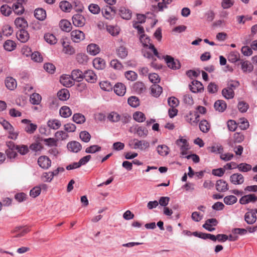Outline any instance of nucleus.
<instances>
[{
	"instance_id": "nucleus-1",
	"label": "nucleus",
	"mask_w": 257,
	"mask_h": 257,
	"mask_svg": "<svg viewBox=\"0 0 257 257\" xmlns=\"http://www.w3.org/2000/svg\"><path fill=\"white\" fill-rule=\"evenodd\" d=\"M140 40L141 43L143 45L144 48H147L148 47L149 49H150L153 51L154 55L155 56L159 58H160L159 55V53L156 48L155 47L154 45L150 43L151 40L149 37H148L145 34H142L140 36Z\"/></svg>"
},
{
	"instance_id": "nucleus-2",
	"label": "nucleus",
	"mask_w": 257,
	"mask_h": 257,
	"mask_svg": "<svg viewBox=\"0 0 257 257\" xmlns=\"http://www.w3.org/2000/svg\"><path fill=\"white\" fill-rule=\"evenodd\" d=\"M21 122L24 124L25 131L29 134H34L37 128V125L32 123L29 119H23Z\"/></svg>"
},
{
	"instance_id": "nucleus-3",
	"label": "nucleus",
	"mask_w": 257,
	"mask_h": 257,
	"mask_svg": "<svg viewBox=\"0 0 257 257\" xmlns=\"http://www.w3.org/2000/svg\"><path fill=\"white\" fill-rule=\"evenodd\" d=\"M199 115L198 112L190 111L188 114L186 116V121L192 125H196L199 121Z\"/></svg>"
},
{
	"instance_id": "nucleus-4",
	"label": "nucleus",
	"mask_w": 257,
	"mask_h": 257,
	"mask_svg": "<svg viewBox=\"0 0 257 257\" xmlns=\"http://www.w3.org/2000/svg\"><path fill=\"white\" fill-rule=\"evenodd\" d=\"M257 201V196L254 194H249L242 196L239 200V203L245 205L249 203H254Z\"/></svg>"
},
{
	"instance_id": "nucleus-5",
	"label": "nucleus",
	"mask_w": 257,
	"mask_h": 257,
	"mask_svg": "<svg viewBox=\"0 0 257 257\" xmlns=\"http://www.w3.org/2000/svg\"><path fill=\"white\" fill-rule=\"evenodd\" d=\"M165 61L168 66L172 69H179L181 66L180 62L170 56L167 55L165 57Z\"/></svg>"
},
{
	"instance_id": "nucleus-6",
	"label": "nucleus",
	"mask_w": 257,
	"mask_h": 257,
	"mask_svg": "<svg viewBox=\"0 0 257 257\" xmlns=\"http://www.w3.org/2000/svg\"><path fill=\"white\" fill-rule=\"evenodd\" d=\"M38 164L41 168L47 169L51 166V161L47 156H42L38 158Z\"/></svg>"
},
{
	"instance_id": "nucleus-7",
	"label": "nucleus",
	"mask_w": 257,
	"mask_h": 257,
	"mask_svg": "<svg viewBox=\"0 0 257 257\" xmlns=\"http://www.w3.org/2000/svg\"><path fill=\"white\" fill-rule=\"evenodd\" d=\"M70 34L72 40L75 43L80 42L85 38L84 34L80 30H73L71 32Z\"/></svg>"
},
{
	"instance_id": "nucleus-8",
	"label": "nucleus",
	"mask_w": 257,
	"mask_h": 257,
	"mask_svg": "<svg viewBox=\"0 0 257 257\" xmlns=\"http://www.w3.org/2000/svg\"><path fill=\"white\" fill-rule=\"evenodd\" d=\"M73 24L78 27H83L85 24V19L82 15L75 14L72 18Z\"/></svg>"
},
{
	"instance_id": "nucleus-9",
	"label": "nucleus",
	"mask_w": 257,
	"mask_h": 257,
	"mask_svg": "<svg viewBox=\"0 0 257 257\" xmlns=\"http://www.w3.org/2000/svg\"><path fill=\"white\" fill-rule=\"evenodd\" d=\"M229 180L234 185H240L244 182V177L241 174L234 173L230 176Z\"/></svg>"
},
{
	"instance_id": "nucleus-10",
	"label": "nucleus",
	"mask_w": 257,
	"mask_h": 257,
	"mask_svg": "<svg viewBox=\"0 0 257 257\" xmlns=\"http://www.w3.org/2000/svg\"><path fill=\"white\" fill-rule=\"evenodd\" d=\"M189 87L190 90L193 93L201 92L203 90L202 84L197 80H193L189 85Z\"/></svg>"
},
{
	"instance_id": "nucleus-11",
	"label": "nucleus",
	"mask_w": 257,
	"mask_h": 257,
	"mask_svg": "<svg viewBox=\"0 0 257 257\" xmlns=\"http://www.w3.org/2000/svg\"><path fill=\"white\" fill-rule=\"evenodd\" d=\"M17 39L22 43H25L29 39L30 36L25 29H20L17 33Z\"/></svg>"
},
{
	"instance_id": "nucleus-12",
	"label": "nucleus",
	"mask_w": 257,
	"mask_h": 257,
	"mask_svg": "<svg viewBox=\"0 0 257 257\" xmlns=\"http://www.w3.org/2000/svg\"><path fill=\"white\" fill-rule=\"evenodd\" d=\"M67 148L72 152L77 153L81 150L82 146L78 142L72 141L68 143Z\"/></svg>"
},
{
	"instance_id": "nucleus-13",
	"label": "nucleus",
	"mask_w": 257,
	"mask_h": 257,
	"mask_svg": "<svg viewBox=\"0 0 257 257\" xmlns=\"http://www.w3.org/2000/svg\"><path fill=\"white\" fill-rule=\"evenodd\" d=\"M83 78L88 82L94 83L96 81L97 76L92 70H89L83 73Z\"/></svg>"
},
{
	"instance_id": "nucleus-14",
	"label": "nucleus",
	"mask_w": 257,
	"mask_h": 257,
	"mask_svg": "<svg viewBox=\"0 0 257 257\" xmlns=\"http://www.w3.org/2000/svg\"><path fill=\"white\" fill-rule=\"evenodd\" d=\"M60 81L62 84L67 87H70L74 84V81L71 76L69 75L62 76L60 77Z\"/></svg>"
},
{
	"instance_id": "nucleus-15",
	"label": "nucleus",
	"mask_w": 257,
	"mask_h": 257,
	"mask_svg": "<svg viewBox=\"0 0 257 257\" xmlns=\"http://www.w3.org/2000/svg\"><path fill=\"white\" fill-rule=\"evenodd\" d=\"M114 91L119 96H123L126 92L125 85L121 83H116L113 87Z\"/></svg>"
},
{
	"instance_id": "nucleus-16",
	"label": "nucleus",
	"mask_w": 257,
	"mask_h": 257,
	"mask_svg": "<svg viewBox=\"0 0 257 257\" xmlns=\"http://www.w3.org/2000/svg\"><path fill=\"white\" fill-rule=\"evenodd\" d=\"M244 219L247 224H252L256 220L255 213L252 211L247 212L245 214Z\"/></svg>"
},
{
	"instance_id": "nucleus-17",
	"label": "nucleus",
	"mask_w": 257,
	"mask_h": 257,
	"mask_svg": "<svg viewBox=\"0 0 257 257\" xmlns=\"http://www.w3.org/2000/svg\"><path fill=\"white\" fill-rule=\"evenodd\" d=\"M14 23L16 27L20 29H25L28 26L27 21L22 17L17 18L15 20Z\"/></svg>"
},
{
	"instance_id": "nucleus-18",
	"label": "nucleus",
	"mask_w": 257,
	"mask_h": 257,
	"mask_svg": "<svg viewBox=\"0 0 257 257\" xmlns=\"http://www.w3.org/2000/svg\"><path fill=\"white\" fill-rule=\"evenodd\" d=\"M216 189L219 192H225L228 190V184L225 181L219 180L216 183Z\"/></svg>"
},
{
	"instance_id": "nucleus-19",
	"label": "nucleus",
	"mask_w": 257,
	"mask_h": 257,
	"mask_svg": "<svg viewBox=\"0 0 257 257\" xmlns=\"http://www.w3.org/2000/svg\"><path fill=\"white\" fill-rule=\"evenodd\" d=\"M151 94L156 97H159L162 93V87L157 84H153L150 88Z\"/></svg>"
},
{
	"instance_id": "nucleus-20",
	"label": "nucleus",
	"mask_w": 257,
	"mask_h": 257,
	"mask_svg": "<svg viewBox=\"0 0 257 257\" xmlns=\"http://www.w3.org/2000/svg\"><path fill=\"white\" fill-rule=\"evenodd\" d=\"M99 47L95 44H90L87 47V52L91 55L95 56L100 52Z\"/></svg>"
},
{
	"instance_id": "nucleus-21",
	"label": "nucleus",
	"mask_w": 257,
	"mask_h": 257,
	"mask_svg": "<svg viewBox=\"0 0 257 257\" xmlns=\"http://www.w3.org/2000/svg\"><path fill=\"white\" fill-rule=\"evenodd\" d=\"M93 64L94 67L98 69L101 70L105 68V61L100 58H95L93 61Z\"/></svg>"
},
{
	"instance_id": "nucleus-22",
	"label": "nucleus",
	"mask_w": 257,
	"mask_h": 257,
	"mask_svg": "<svg viewBox=\"0 0 257 257\" xmlns=\"http://www.w3.org/2000/svg\"><path fill=\"white\" fill-rule=\"evenodd\" d=\"M149 147V143L146 140H137L134 144L135 149H139L142 150L148 149Z\"/></svg>"
},
{
	"instance_id": "nucleus-23",
	"label": "nucleus",
	"mask_w": 257,
	"mask_h": 257,
	"mask_svg": "<svg viewBox=\"0 0 257 257\" xmlns=\"http://www.w3.org/2000/svg\"><path fill=\"white\" fill-rule=\"evenodd\" d=\"M5 85L10 90H14L17 87V82L15 79L11 77H7L5 80Z\"/></svg>"
},
{
	"instance_id": "nucleus-24",
	"label": "nucleus",
	"mask_w": 257,
	"mask_h": 257,
	"mask_svg": "<svg viewBox=\"0 0 257 257\" xmlns=\"http://www.w3.org/2000/svg\"><path fill=\"white\" fill-rule=\"evenodd\" d=\"M71 76L73 81L79 82L83 79V73L79 69H75L72 71Z\"/></svg>"
},
{
	"instance_id": "nucleus-25",
	"label": "nucleus",
	"mask_w": 257,
	"mask_h": 257,
	"mask_svg": "<svg viewBox=\"0 0 257 257\" xmlns=\"http://www.w3.org/2000/svg\"><path fill=\"white\" fill-rule=\"evenodd\" d=\"M34 16L37 19L43 21L46 18V12L44 9L38 8L35 10Z\"/></svg>"
},
{
	"instance_id": "nucleus-26",
	"label": "nucleus",
	"mask_w": 257,
	"mask_h": 257,
	"mask_svg": "<svg viewBox=\"0 0 257 257\" xmlns=\"http://www.w3.org/2000/svg\"><path fill=\"white\" fill-rule=\"evenodd\" d=\"M59 25L62 30L67 32H70L72 29L71 23L67 20H62Z\"/></svg>"
},
{
	"instance_id": "nucleus-27",
	"label": "nucleus",
	"mask_w": 257,
	"mask_h": 257,
	"mask_svg": "<svg viewBox=\"0 0 257 257\" xmlns=\"http://www.w3.org/2000/svg\"><path fill=\"white\" fill-rule=\"evenodd\" d=\"M30 230L28 227H23L22 226H17L14 229L13 232H20L19 233H18L16 236H15V237H19L24 236L25 234L29 232Z\"/></svg>"
},
{
	"instance_id": "nucleus-28",
	"label": "nucleus",
	"mask_w": 257,
	"mask_h": 257,
	"mask_svg": "<svg viewBox=\"0 0 257 257\" xmlns=\"http://www.w3.org/2000/svg\"><path fill=\"white\" fill-rule=\"evenodd\" d=\"M13 10L14 13L18 15H22L24 12V8L21 2H17L13 4Z\"/></svg>"
},
{
	"instance_id": "nucleus-29",
	"label": "nucleus",
	"mask_w": 257,
	"mask_h": 257,
	"mask_svg": "<svg viewBox=\"0 0 257 257\" xmlns=\"http://www.w3.org/2000/svg\"><path fill=\"white\" fill-rule=\"evenodd\" d=\"M133 89L138 93H143L146 90L145 84L142 82H136L133 85Z\"/></svg>"
},
{
	"instance_id": "nucleus-30",
	"label": "nucleus",
	"mask_w": 257,
	"mask_h": 257,
	"mask_svg": "<svg viewBox=\"0 0 257 257\" xmlns=\"http://www.w3.org/2000/svg\"><path fill=\"white\" fill-rule=\"evenodd\" d=\"M158 153L162 156H166L169 153L170 149L165 145H159L157 148Z\"/></svg>"
},
{
	"instance_id": "nucleus-31",
	"label": "nucleus",
	"mask_w": 257,
	"mask_h": 257,
	"mask_svg": "<svg viewBox=\"0 0 257 257\" xmlns=\"http://www.w3.org/2000/svg\"><path fill=\"white\" fill-rule=\"evenodd\" d=\"M116 52L117 56L121 59L125 58L128 54L127 49L122 46L118 47Z\"/></svg>"
},
{
	"instance_id": "nucleus-32",
	"label": "nucleus",
	"mask_w": 257,
	"mask_h": 257,
	"mask_svg": "<svg viewBox=\"0 0 257 257\" xmlns=\"http://www.w3.org/2000/svg\"><path fill=\"white\" fill-rule=\"evenodd\" d=\"M44 39L47 43L50 45L55 44L57 42L56 37L53 34L49 33L44 35Z\"/></svg>"
},
{
	"instance_id": "nucleus-33",
	"label": "nucleus",
	"mask_w": 257,
	"mask_h": 257,
	"mask_svg": "<svg viewBox=\"0 0 257 257\" xmlns=\"http://www.w3.org/2000/svg\"><path fill=\"white\" fill-rule=\"evenodd\" d=\"M214 107L216 110L223 112L226 108V103L223 100H218L215 102Z\"/></svg>"
},
{
	"instance_id": "nucleus-34",
	"label": "nucleus",
	"mask_w": 257,
	"mask_h": 257,
	"mask_svg": "<svg viewBox=\"0 0 257 257\" xmlns=\"http://www.w3.org/2000/svg\"><path fill=\"white\" fill-rule=\"evenodd\" d=\"M119 15L123 19L130 20L132 17V12L125 8H121L119 10Z\"/></svg>"
},
{
	"instance_id": "nucleus-35",
	"label": "nucleus",
	"mask_w": 257,
	"mask_h": 257,
	"mask_svg": "<svg viewBox=\"0 0 257 257\" xmlns=\"http://www.w3.org/2000/svg\"><path fill=\"white\" fill-rule=\"evenodd\" d=\"M60 114L61 116L67 118L72 114V111L70 108L67 106H62L59 110Z\"/></svg>"
},
{
	"instance_id": "nucleus-36",
	"label": "nucleus",
	"mask_w": 257,
	"mask_h": 257,
	"mask_svg": "<svg viewBox=\"0 0 257 257\" xmlns=\"http://www.w3.org/2000/svg\"><path fill=\"white\" fill-rule=\"evenodd\" d=\"M57 95L59 99L66 100L69 98L70 94L67 89H62L58 92Z\"/></svg>"
},
{
	"instance_id": "nucleus-37",
	"label": "nucleus",
	"mask_w": 257,
	"mask_h": 257,
	"mask_svg": "<svg viewBox=\"0 0 257 257\" xmlns=\"http://www.w3.org/2000/svg\"><path fill=\"white\" fill-rule=\"evenodd\" d=\"M41 96L38 93H34L30 96V100L33 104H39L41 101Z\"/></svg>"
},
{
	"instance_id": "nucleus-38",
	"label": "nucleus",
	"mask_w": 257,
	"mask_h": 257,
	"mask_svg": "<svg viewBox=\"0 0 257 257\" xmlns=\"http://www.w3.org/2000/svg\"><path fill=\"white\" fill-rule=\"evenodd\" d=\"M5 49L8 51H12L14 50L16 47V43L11 40H7L4 44Z\"/></svg>"
},
{
	"instance_id": "nucleus-39",
	"label": "nucleus",
	"mask_w": 257,
	"mask_h": 257,
	"mask_svg": "<svg viewBox=\"0 0 257 257\" xmlns=\"http://www.w3.org/2000/svg\"><path fill=\"white\" fill-rule=\"evenodd\" d=\"M133 116V118L138 122H142L146 120L145 114L141 111H136L134 112Z\"/></svg>"
},
{
	"instance_id": "nucleus-40",
	"label": "nucleus",
	"mask_w": 257,
	"mask_h": 257,
	"mask_svg": "<svg viewBox=\"0 0 257 257\" xmlns=\"http://www.w3.org/2000/svg\"><path fill=\"white\" fill-rule=\"evenodd\" d=\"M199 128L201 132L206 133L209 132L210 125L206 120H202L199 123Z\"/></svg>"
},
{
	"instance_id": "nucleus-41",
	"label": "nucleus",
	"mask_w": 257,
	"mask_h": 257,
	"mask_svg": "<svg viewBox=\"0 0 257 257\" xmlns=\"http://www.w3.org/2000/svg\"><path fill=\"white\" fill-rule=\"evenodd\" d=\"M59 7L65 12H70L72 9V5L67 1H62L60 3Z\"/></svg>"
},
{
	"instance_id": "nucleus-42",
	"label": "nucleus",
	"mask_w": 257,
	"mask_h": 257,
	"mask_svg": "<svg viewBox=\"0 0 257 257\" xmlns=\"http://www.w3.org/2000/svg\"><path fill=\"white\" fill-rule=\"evenodd\" d=\"M73 120L78 124L83 123L85 121V116L81 113H75L73 116Z\"/></svg>"
},
{
	"instance_id": "nucleus-43",
	"label": "nucleus",
	"mask_w": 257,
	"mask_h": 257,
	"mask_svg": "<svg viewBox=\"0 0 257 257\" xmlns=\"http://www.w3.org/2000/svg\"><path fill=\"white\" fill-rule=\"evenodd\" d=\"M223 96L226 99H231L234 97V92L233 89L225 88L222 91Z\"/></svg>"
},
{
	"instance_id": "nucleus-44",
	"label": "nucleus",
	"mask_w": 257,
	"mask_h": 257,
	"mask_svg": "<svg viewBox=\"0 0 257 257\" xmlns=\"http://www.w3.org/2000/svg\"><path fill=\"white\" fill-rule=\"evenodd\" d=\"M0 11L1 14L6 17L9 16L12 12V8L7 4L1 6Z\"/></svg>"
},
{
	"instance_id": "nucleus-45",
	"label": "nucleus",
	"mask_w": 257,
	"mask_h": 257,
	"mask_svg": "<svg viewBox=\"0 0 257 257\" xmlns=\"http://www.w3.org/2000/svg\"><path fill=\"white\" fill-rule=\"evenodd\" d=\"M241 69L243 72H251L253 70V66L247 61L241 62Z\"/></svg>"
},
{
	"instance_id": "nucleus-46",
	"label": "nucleus",
	"mask_w": 257,
	"mask_h": 257,
	"mask_svg": "<svg viewBox=\"0 0 257 257\" xmlns=\"http://www.w3.org/2000/svg\"><path fill=\"white\" fill-rule=\"evenodd\" d=\"M47 124L49 127L53 130H57L61 126V122L57 119L49 120Z\"/></svg>"
},
{
	"instance_id": "nucleus-47",
	"label": "nucleus",
	"mask_w": 257,
	"mask_h": 257,
	"mask_svg": "<svg viewBox=\"0 0 257 257\" xmlns=\"http://www.w3.org/2000/svg\"><path fill=\"white\" fill-rule=\"evenodd\" d=\"M239 56L238 52L236 51L231 52L228 55V61L232 63H235L239 60Z\"/></svg>"
},
{
	"instance_id": "nucleus-48",
	"label": "nucleus",
	"mask_w": 257,
	"mask_h": 257,
	"mask_svg": "<svg viewBox=\"0 0 257 257\" xmlns=\"http://www.w3.org/2000/svg\"><path fill=\"white\" fill-rule=\"evenodd\" d=\"M137 134L141 138H145L148 134V130L144 126H139L137 127Z\"/></svg>"
},
{
	"instance_id": "nucleus-49",
	"label": "nucleus",
	"mask_w": 257,
	"mask_h": 257,
	"mask_svg": "<svg viewBox=\"0 0 257 257\" xmlns=\"http://www.w3.org/2000/svg\"><path fill=\"white\" fill-rule=\"evenodd\" d=\"M76 59L77 62L81 64L86 63L88 61L87 56L83 53H79L77 54Z\"/></svg>"
},
{
	"instance_id": "nucleus-50",
	"label": "nucleus",
	"mask_w": 257,
	"mask_h": 257,
	"mask_svg": "<svg viewBox=\"0 0 257 257\" xmlns=\"http://www.w3.org/2000/svg\"><path fill=\"white\" fill-rule=\"evenodd\" d=\"M224 202L226 205H232L237 202V199L234 195H229L224 197Z\"/></svg>"
},
{
	"instance_id": "nucleus-51",
	"label": "nucleus",
	"mask_w": 257,
	"mask_h": 257,
	"mask_svg": "<svg viewBox=\"0 0 257 257\" xmlns=\"http://www.w3.org/2000/svg\"><path fill=\"white\" fill-rule=\"evenodd\" d=\"M110 66L117 70H120L123 68V65L117 59H113L110 61Z\"/></svg>"
},
{
	"instance_id": "nucleus-52",
	"label": "nucleus",
	"mask_w": 257,
	"mask_h": 257,
	"mask_svg": "<svg viewBox=\"0 0 257 257\" xmlns=\"http://www.w3.org/2000/svg\"><path fill=\"white\" fill-rule=\"evenodd\" d=\"M7 131L9 134L8 136L9 138L12 140H16L17 139L19 132L16 131L13 126L9 128Z\"/></svg>"
},
{
	"instance_id": "nucleus-53",
	"label": "nucleus",
	"mask_w": 257,
	"mask_h": 257,
	"mask_svg": "<svg viewBox=\"0 0 257 257\" xmlns=\"http://www.w3.org/2000/svg\"><path fill=\"white\" fill-rule=\"evenodd\" d=\"M99 85L101 89L105 91H109L111 90L112 89V85L107 81L100 82L99 83Z\"/></svg>"
},
{
	"instance_id": "nucleus-54",
	"label": "nucleus",
	"mask_w": 257,
	"mask_h": 257,
	"mask_svg": "<svg viewBox=\"0 0 257 257\" xmlns=\"http://www.w3.org/2000/svg\"><path fill=\"white\" fill-rule=\"evenodd\" d=\"M127 102L131 106L136 107L139 105L140 100L136 96H131L128 98Z\"/></svg>"
},
{
	"instance_id": "nucleus-55",
	"label": "nucleus",
	"mask_w": 257,
	"mask_h": 257,
	"mask_svg": "<svg viewBox=\"0 0 257 257\" xmlns=\"http://www.w3.org/2000/svg\"><path fill=\"white\" fill-rule=\"evenodd\" d=\"M16 150L22 155H25L29 152V149L26 145H17Z\"/></svg>"
},
{
	"instance_id": "nucleus-56",
	"label": "nucleus",
	"mask_w": 257,
	"mask_h": 257,
	"mask_svg": "<svg viewBox=\"0 0 257 257\" xmlns=\"http://www.w3.org/2000/svg\"><path fill=\"white\" fill-rule=\"evenodd\" d=\"M238 170L242 172H246L251 170V166L246 163H240L237 165Z\"/></svg>"
},
{
	"instance_id": "nucleus-57",
	"label": "nucleus",
	"mask_w": 257,
	"mask_h": 257,
	"mask_svg": "<svg viewBox=\"0 0 257 257\" xmlns=\"http://www.w3.org/2000/svg\"><path fill=\"white\" fill-rule=\"evenodd\" d=\"M107 118L112 122H117L120 120V116L115 112H111L108 114Z\"/></svg>"
},
{
	"instance_id": "nucleus-58",
	"label": "nucleus",
	"mask_w": 257,
	"mask_h": 257,
	"mask_svg": "<svg viewBox=\"0 0 257 257\" xmlns=\"http://www.w3.org/2000/svg\"><path fill=\"white\" fill-rule=\"evenodd\" d=\"M79 137L81 140L85 143H88L89 142L91 138L90 135L88 132L86 131L81 132L80 133Z\"/></svg>"
},
{
	"instance_id": "nucleus-59",
	"label": "nucleus",
	"mask_w": 257,
	"mask_h": 257,
	"mask_svg": "<svg viewBox=\"0 0 257 257\" xmlns=\"http://www.w3.org/2000/svg\"><path fill=\"white\" fill-rule=\"evenodd\" d=\"M208 149L212 153L221 154L223 151V148L222 146L219 145H215L211 147H209Z\"/></svg>"
},
{
	"instance_id": "nucleus-60",
	"label": "nucleus",
	"mask_w": 257,
	"mask_h": 257,
	"mask_svg": "<svg viewBox=\"0 0 257 257\" xmlns=\"http://www.w3.org/2000/svg\"><path fill=\"white\" fill-rule=\"evenodd\" d=\"M168 103L171 107H176L179 105V101L177 98L170 97L168 99Z\"/></svg>"
},
{
	"instance_id": "nucleus-61",
	"label": "nucleus",
	"mask_w": 257,
	"mask_h": 257,
	"mask_svg": "<svg viewBox=\"0 0 257 257\" xmlns=\"http://www.w3.org/2000/svg\"><path fill=\"white\" fill-rule=\"evenodd\" d=\"M13 33V29L9 25H6L3 27V33L6 36H11Z\"/></svg>"
},
{
	"instance_id": "nucleus-62",
	"label": "nucleus",
	"mask_w": 257,
	"mask_h": 257,
	"mask_svg": "<svg viewBox=\"0 0 257 257\" xmlns=\"http://www.w3.org/2000/svg\"><path fill=\"white\" fill-rule=\"evenodd\" d=\"M125 76L127 79L135 81L137 78V74L133 71H128L125 73Z\"/></svg>"
},
{
	"instance_id": "nucleus-63",
	"label": "nucleus",
	"mask_w": 257,
	"mask_h": 257,
	"mask_svg": "<svg viewBox=\"0 0 257 257\" xmlns=\"http://www.w3.org/2000/svg\"><path fill=\"white\" fill-rule=\"evenodd\" d=\"M41 188L39 186L34 187L30 192V195L33 198L39 196L41 193Z\"/></svg>"
},
{
	"instance_id": "nucleus-64",
	"label": "nucleus",
	"mask_w": 257,
	"mask_h": 257,
	"mask_svg": "<svg viewBox=\"0 0 257 257\" xmlns=\"http://www.w3.org/2000/svg\"><path fill=\"white\" fill-rule=\"evenodd\" d=\"M89 11L93 14H97L99 13L100 9L98 5L96 4H90L88 7Z\"/></svg>"
}]
</instances>
